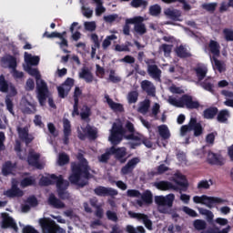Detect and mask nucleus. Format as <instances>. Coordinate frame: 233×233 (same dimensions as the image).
Masks as SVG:
<instances>
[{
  "instance_id": "4c0bfd02",
  "label": "nucleus",
  "mask_w": 233,
  "mask_h": 233,
  "mask_svg": "<svg viewBox=\"0 0 233 233\" xmlns=\"http://www.w3.org/2000/svg\"><path fill=\"white\" fill-rule=\"evenodd\" d=\"M130 6L132 8H147L148 6V1L147 0H131Z\"/></svg>"
},
{
  "instance_id": "8fccbe9b",
  "label": "nucleus",
  "mask_w": 233,
  "mask_h": 233,
  "mask_svg": "<svg viewBox=\"0 0 233 233\" xmlns=\"http://www.w3.org/2000/svg\"><path fill=\"white\" fill-rule=\"evenodd\" d=\"M126 230L127 233H145V228H143V226H138L136 228H134V226L131 225H127L126 228Z\"/></svg>"
},
{
  "instance_id": "0eeeda50",
  "label": "nucleus",
  "mask_w": 233,
  "mask_h": 233,
  "mask_svg": "<svg viewBox=\"0 0 233 233\" xmlns=\"http://www.w3.org/2000/svg\"><path fill=\"white\" fill-rule=\"evenodd\" d=\"M91 139L92 141L97 139V129L87 124L86 127H82V132L78 131V138L81 141H85V139Z\"/></svg>"
},
{
  "instance_id": "6ab92c4d",
  "label": "nucleus",
  "mask_w": 233,
  "mask_h": 233,
  "mask_svg": "<svg viewBox=\"0 0 233 233\" xmlns=\"http://www.w3.org/2000/svg\"><path fill=\"white\" fill-rule=\"evenodd\" d=\"M147 74L152 79L155 81H157L158 83H161V69L157 66V65H148L147 66Z\"/></svg>"
},
{
  "instance_id": "c85d7f7f",
  "label": "nucleus",
  "mask_w": 233,
  "mask_h": 233,
  "mask_svg": "<svg viewBox=\"0 0 233 233\" xmlns=\"http://www.w3.org/2000/svg\"><path fill=\"white\" fill-rule=\"evenodd\" d=\"M14 168H15V164H13L12 161L8 160L5 162V164L2 167L3 176H10L12 172H14Z\"/></svg>"
},
{
  "instance_id": "052dcab7",
  "label": "nucleus",
  "mask_w": 233,
  "mask_h": 233,
  "mask_svg": "<svg viewBox=\"0 0 233 233\" xmlns=\"http://www.w3.org/2000/svg\"><path fill=\"white\" fill-rule=\"evenodd\" d=\"M174 199H176L174 194H169L167 197H164V207H172V205H174Z\"/></svg>"
},
{
  "instance_id": "49530a36",
  "label": "nucleus",
  "mask_w": 233,
  "mask_h": 233,
  "mask_svg": "<svg viewBox=\"0 0 233 233\" xmlns=\"http://www.w3.org/2000/svg\"><path fill=\"white\" fill-rule=\"evenodd\" d=\"M198 210L201 216H206L208 221H212L214 219V213L212 211L203 208H198Z\"/></svg>"
},
{
  "instance_id": "c9c22d12",
  "label": "nucleus",
  "mask_w": 233,
  "mask_h": 233,
  "mask_svg": "<svg viewBox=\"0 0 233 233\" xmlns=\"http://www.w3.org/2000/svg\"><path fill=\"white\" fill-rule=\"evenodd\" d=\"M90 116H92V111L90 110V107H88L87 106H84L80 113V117L82 121H86V123H90Z\"/></svg>"
},
{
  "instance_id": "3c124183",
  "label": "nucleus",
  "mask_w": 233,
  "mask_h": 233,
  "mask_svg": "<svg viewBox=\"0 0 233 233\" xmlns=\"http://www.w3.org/2000/svg\"><path fill=\"white\" fill-rule=\"evenodd\" d=\"M111 132L116 133V134H127V129H125V127H123V125L114 123Z\"/></svg>"
},
{
  "instance_id": "f704fd0d",
  "label": "nucleus",
  "mask_w": 233,
  "mask_h": 233,
  "mask_svg": "<svg viewBox=\"0 0 233 233\" xmlns=\"http://www.w3.org/2000/svg\"><path fill=\"white\" fill-rule=\"evenodd\" d=\"M230 117V113L227 109H222L217 114L218 123H227Z\"/></svg>"
},
{
  "instance_id": "a18cd8bd",
  "label": "nucleus",
  "mask_w": 233,
  "mask_h": 233,
  "mask_svg": "<svg viewBox=\"0 0 233 233\" xmlns=\"http://www.w3.org/2000/svg\"><path fill=\"white\" fill-rule=\"evenodd\" d=\"M149 15L153 17H157L161 15V5L156 4L149 7Z\"/></svg>"
},
{
  "instance_id": "864d4df0",
  "label": "nucleus",
  "mask_w": 233,
  "mask_h": 233,
  "mask_svg": "<svg viewBox=\"0 0 233 233\" xmlns=\"http://www.w3.org/2000/svg\"><path fill=\"white\" fill-rule=\"evenodd\" d=\"M41 183L44 187H49V185H56L57 186V180L52 178V175H50L49 177H46L41 178Z\"/></svg>"
},
{
  "instance_id": "4468645a",
  "label": "nucleus",
  "mask_w": 233,
  "mask_h": 233,
  "mask_svg": "<svg viewBox=\"0 0 233 233\" xmlns=\"http://www.w3.org/2000/svg\"><path fill=\"white\" fill-rule=\"evenodd\" d=\"M2 219V228H13L15 232H17V230H19V228H17V224L8 213H3Z\"/></svg>"
},
{
  "instance_id": "dca6fc26",
  "label": "nucleus",
  "mask_w": 233,
  "mask_h": 233,
  "mask_svg": "<svg viewBox=\"0 0 233 233\" xmlns=\"http://www.w3.org/2000/svg\"><path fill=\"white\" fill-rule=\"evenodd\" d=\"M124 137L128 141H135L129 143L130 148H137V147H141V145H143V136L139 133L137 135H135V133H130L129 135L124 136Z\"/></svg>"
},
{
  "instance_id": "de8ad7c7",
  "label": "nucleus",
  "mask_w": 233,
  "mask_h": 233,
  "mask_svg": "<svg viewBox=\"0 0 233 233\" xmlns=\"http://www.w3.org/2000/svg\"><path fill=\"white\" fill-rule=\"evenodd\" d=\"M93 2L96 4V15L99 16L106 12V9L103 6V2L101 0H93Z\"/></svg>"
},
{
  "instance_id": "338daca9",
  "label": "nucleus",
  "mask_w": 233,
  "mask_h": 233,
  "mask_svg": "<svg viewBox=\"0 0 233 233\" xmlns=\"http://www.w3.org/2000/svg\"><path fill=\"white\" fill-rule=\"evenodd\" d=\"M140 221H143L146 228H147V230H152V220H150V218H148L147 215H145L142 217V218L140 219Z\"/></svg>"
},
{
  "instance_id": "72a5a7b5",
  "label": "nucleus",
  "mask_w": 233,
  "mask_h": 233,
  "mask_svg": "<svg viewBox=\"0 0 233 233\" xmlns=\"http://www.w3.org/2000/svg\"><path fill=\"white\" fill-rule=\"evenodd\" d=\"M158 134L162 139H170V130L167 125L158 126Z\"/></svg>"
},
{
  "instance_id": "a211bd4d",
  "label": "nucleus",
  "mask_w": 233,
  "mask_h": 233,
  "mask_svg": "<svg viewBox=\"0 0 233 233\" xmlns=\"http://www.w3.org/2000/svg\"><path fill=\"white\" fill-rule=\"evenodd\" d=\"M140 86L143 92H146L147 96L150 97H156V86H154V83L149 80H143L140 83Z\"/></svg>"
},
{
  "instance_id": "0e129e2a",
  "label": "nucleus",
  "mask_w": 233,
  "mask_h": 233,
  "mask_svg": "<svg viewBox=\"0 0 233 233\" xmlns=\"http://www.w3.org/2000/svg\"><path fill=\"white\" fill-rule=\"evenodd\" d=\"M216 136H218V132H211L206 136V143L208 145H214V142L216 141Z\"/></svg>"
},
{
  "instance_id": "79ce46f5",
  "label": "nucleus",
  "mask_w": 233,
  "mask_h": 233,
  "mask_svg": "<svg viewBox=\"0 0 233 233\" xmlns=\"http://www.w3.org/2000/svg\"><path fill=\"white\" fill-rule=\"evenodd\" d=\"M112 156V149L111 147L107 148L104 154L98 157V161L100 163H108L110 160V157Z\"/></svg>"
},
{
  "instance_id": "f8f14e48",
  "label": "nucleus",
  "mask_w": 233,
  "mask_h": 233,
  "mask_svg": "<svg viewBox=\"0 0 233 233\" xmlns=\"http://www.w3.org/2000/svg\"><path fill=\"white\" fill-rule=\"evenodd\" d=\"M138 163H141V159L137 157H135L127 161V163L121 168V174L127 176L134 172V168L137 167Z\"/></svg>"
},
{
  "instance_id": "7c9ffc66",
  "label": "nucleus",
  "mask_w": 233,
  "mask_h": 233,
  "mask_svg": "<svg viewBox=\"0 0 233 233\" xmlns=\"http://www.w3.org/2000/svg\"><path fill=\"white\" fill-rule=\"evenodd\" d=\"M125 134L123 133H114L111 132L110 136H109V141L114 145H119V143H121V141H123V137H125Z\"/></svg>"
},
{
  "instance_id": "bb28decb",
  "label": "nucleus",
  "mask_w": 233,
  "mask_h": 233,
  "mask_svg": "<svg viewBox=\"0 0 233 233\" xmlns=\"http://www.w3.org/2000/svg\"><path fill=\"white\" fill-rule=\"evenodd\" d=\"M219 109L216 106H210L203 111L204 119H214L218 116Z\"/></svg>"
},
{
  "instance_id": "a878e982",
  "label": "nucleus",
  "mask_w": 233,
  "mask_h": 233,
  "mask_svg": "<svg viewBox=\"0 0 233 233\" xmlns=\"http://www.w3.org/2000/svg\"><path fill=\"white\" fill-rule=\"evenodd\" d=\"M80 79H84L86 83H93L94 75L90 72V69L87 67H83L81 72L79 73Z\"/></svg>"
},
{
  "instance_id": "4d7b16f0",
  "label": "nucleus",
  "mask_w": 233,
  "mask_h": 233,
  "mask_svg": "<svg viewBox=\"0 0 233 233\" xmlns=\"http://www.w3.org/2000/svg\"><path fill=\"white\" fill-rule=\"evenodd\" d=\"M139 97V93L137 91H131L127 95L128 103L131 105L134 103H137V98Z\"/></svg>"
},
{
  "instance_id": "f257e3e1",
  "label": "nucleus",
  "mask_w": 233,
  "mask_h": 233,
  "mask_svg": "<svg viewBox=\"0 0 233 233\" xmlns=\"http://www.w3.org/2000/svg\"><path fill=\"white\" fill-rule=\"evenodd\" d=\"M76 159L78 162H71V174L68 179L71 185L84 188L88 185V181L81 179H92L93 176L90 174V166L88 160L85 158V155L78 153Z\"/></svg>"
},
{
  "instance_id": "6e6d98bb",
  "label": "nucleus",
  "mask_w": 233,
  "mask_h": 233,
  "mask_svg": "<svg viewBox=\"0 0 233 233\" xmlns=\"http://www.w3.org/2000/svg\"><path fill=\"white\" fill-rule=\"evenodd\" d=\"M193 225L197 230H205L207 228V222L205 220L196 219Z\"/></svg>"
},
{
  "instance_id": "774afa93",
  "label": "nucleus",
  "mask_w": 233,
  "mask_h": 233,
  "mask_svg": "<svg viewBox=\"0 0 233 233\" xmlns=\"http://www.w3.org/2000/svg\"><path fill=\"white\" fill-rule=\"evenodd\" d=\"M218 6V3L203 4L202 8L207 12H214Z\"/></svg>"
},
{
  "instance_id": "e2e57ef3",
  "label": "nucleus",
  "mask_w": 233,
  "mask_h": 233,
  "mask_svg": "<svg viewBox=\"0 0 233 233\" xmlns=\"http://www.w3.org/2000/svg\"><path fill=\"white\" fill-rule=\"evenodd\" d=\"M10 97H12V95H7L5 96V106L10 114H14V102L10 99Z\"/></svg>"
},
{
  "instance_id": "4be33fe9",
  "label": "nucleus",
  "mask_w": 233,
  "mask_h": 233,
  "mask_svg": "<svg viewBox=\"0 0 233 233\" xmlns=\"http://www.w3.org/2000/svg\"><path fill=\"white\" fill-rule=\"evenodd\" d=\"M190 127L191 130L194 131L195 137H199V136L203 134V126H201V123L198 122L197 117L190 118Z\"/></svg>"
},
{
  "instance_id": "e433bc0d",
  "label": "nucleus",
  "mask_w": 233,
  "mask_h": 233,
  "mask_svg": "<svg viewBox=\"0 0 233 233\" xmlns=\"http://www.w3.org/2000/svg\"><path fill=\"white\" fill-rule=\"evenodd\" d=\"M211 63H213V66L217 68V70L221 74V72H225V63L218 59V56H211Z\"/></svg>"
},
{
  "instance_id": "603ef678",
  "label": "nucleus",
  "mask_w": 233,
  "mask_h": 233,
  "mask_svg": "<svg viewBox=\"0 0 233 233\" xmlns=\"http://www.w3.org/2000/svg\"><path fill=\"white\" fill-rule=\"evenodd\" d=\"M63 132L64 134H71L72 135V124H70V120L68 118L63 119Z\"/></svg>"
},
{
  "instance_id": "ddd939ff",
  "label": "nucleus",
  "mask_w": 233,
  "mask_h": 233,
  "mask_svg": "<svg viewBox=\"0 0 233 233\" xmlns=\"http://www.w3.org/2000/svg\"><path fill=\"white\" fill-rule=\"evenodd\" d=\"M56 223L52 218L40 219V226L43 233H56Z\"/></svg>"
},
{
  "instance_id": "69168bd1",
  "label": "nucleus",
  "mask_w": 233,
  "mask_h": 233,
  "mask_svg": "<svg viewBox=\"0 0 233 233\" xmlns=\"http://www.w3.org/2000/svg\"><path fill=\"white\" fill-rule=\"evenodd\" d=\"M108 79L111 83H121V77L116 76V70L114 69L110 70Z\"/></svg>"
},
{
  "instance_id": "f03ea898",
  "label": "nucleus",
  "mask_w": 233,
  "mask_h": 233,
  "mask_svg": "<svg viewBox=\"0 0 233 233\" xmlns=\"http://www.w3.org/2000/svg\"><path fill=\"white\" fill-rule=\"evenodd\" d=\"M25 72H27L29 76L35 77L37 97L39 104L41 105V106H43V105L46 103V99L48 98V86L46 85V82H45V80L41 79V74L39 73V70H37V68H33L32 66H27V67L25 68Z\"/></svg>"
},
{
  "instance_id": "c03bdc74",
  "label": "nucleus",
  "mask_w": 233,
  "mask_h": 233,
  "mask_svg": "<svg viewBox=\"0 0 233 233\" xmlns=\"http://www.w3.org/2000/svg\"><path fill=\"white\" fill-rule=\"evenodd\" d=\"M32 185H35V179L32 177H25L21 180L20 186L22 188H26V187H32Z\"/></svg>"
},
{
  "instance_id": "5701e85b",
  "label": "nucleus",
  "mask_w": 233,
  "mask_h": 233,
  "mask_svg": "<svg viewBox=\"0 0 233 233\" xmlns=\"http://www.w3.org/2000/svg\"><path fill=\"white\" fill-rule=\"evenodd\" d=\"M47 202L50 207H53V208H65L66 207L65 203L61 201V199L56 198V195L54 193H51L49 195Z\"/></svg>"
},
{
  "instance_id": "37998d69",
  "label": "nucleus",
  "mask_w": 233,
  "mask_h": 233,
  "mask_svg": "<svg viewBox=\"0 0 233 233\" xmlns=\"http://www.w3.org/2000/svg\"><path fill=\"white\" fill-rule=\"evenodd\" d=\"M159 52H164L165 57H170V54H172V45L162 44L159 46Z\"/></svg>"
},
{
  "instance_id": "6e6552de",
  "label": "nucleus",
  "mask_w": 233,
  "mask_h": 233,
  "mask_svg": "<svg viewBox=\"0 0 233 233\" xmlns=\"http://www.w3.org/2000/svg\"><path fill=\"white\" fill-rule=\"evenodd\" d=\"M111 154L114 156L115 159L118 161L121 165H125L128 160L127 147H115L114 146L111 147Z\"/></svg>"
},
{
  "instance_id": "f3484780",
  "label": "nucleus",
  "mask_w": 233,
  "mask_h": 233,
  "mask_svg": "<svg viewBox=\"0 0 233 233\" xmlns=\"http://www.w3.org/2000/svg\"><path fill=\"white\" fill-rule=\"evenodd\" d=\"M207 163H208V165H216L217 167H223V165H225L221 155L212 151L208 152Z\"/></svg>"
},
{
  "instance_id": "b1692460",
  "label": "nucleus",
  "mask_w": 233,
  "mask_h": 233,
  "mask_svg": "<svg viewBox=\"0 0 233 233\" xmlns=\"http://www.w3.org/2000/svg\"><path fill=\"white\" fill-rule=\"evenodd\" d=\"M209 52L212 54L211 57H219L221 55V46L216 40H210L208 44Z\"/></svg>"
},
{
  "instance_id": "473e14b6",
  "label": "nucleus",
  "mask_w": 233,
  "mask_h": 233,
  "mask_svg": "<svg viewBox=\"0 0 233 233\" xmlns=\"http://www.w3.org/2000/svg\"><path fill=\"white\" fill-rule=\"evenodd\" d=\"M154 187H156L157 190H162V191L170 190V188L172 187V182L162 180L159 182H155Z\"/></svg>"
},
{
  "instance_id": "2eb2a0df",
  "label": "nucleus",
  "mask_w": 233,
  "mask_h": 233,
  "mask_svg": "<svg viewBox=\"0 0 233 233\" xmlns=\"http://www.w3.org/2000/svg\"><path fill=\"white\" fill-rule=\"evenodd\" d=\"M145 17L143 16H135L133 18H127L126 20V26H128V25H134L135 30H147V27L145 26Z\"/></svg>"
},
{
  "instance_id": "13d9d810",
  "label": "nucleus",
  "mask_w": 233,
  "mask_h": 233,
  "mask_svg": "<svg viewBox=\"0 0 233 233\" xmlns=\"http://www.w3.org/2000/svg\"><path fill=\"white\" fill-rule=\"evenodd\" d=\"M106 216L109 221H113V223H117L119 221V218H117V213L112 210H107L106 212Z\"/></svg>"
},
{
  "instance_id": "a19ab883",
  "label": "nucleus",
  "mask_w": 233,
  "mask_h": 233,
  "mask_svg": "<svg viewBox=\"0 0 233 233\" xmlns=\"http://www.w3.org/2000/svg\"><path fill=\"white\" fill-rule=\"evenodd\" d=\"M9 88H10V86L8 85V81H6L4 75H1L0 76V92H3V94H6Z\"/></svg>"
},
{
  "instance_id": "393cba45",
  "label": "nucleus",
  "mask_w": 233,
  "mask_h": 233,
  "mask_svg": "<svg viewBox=\"0 0 233 233\" xmlns=\"http://www.w3.org/2000/svg\"><path fill=\"white\" fill-rule=\"evenodd\" d=\"M23 190H21L16 184H13L12 187L5 192L7 198H23Z\"/></svg>"
},
{
  "instance_id": "cd10ccee",
  "label": "nucleus",
  "mask_w": 233,
  "mask_h": 233,
  "mask_svg": "<svg viewBox=\"0 0 233 233\" xmlns=\"http://www.w3.org/2000/svg\"><path fill=\"white\" fill-rule=\"evenodd\" d=\"M106 103H107L108 106L110 107L111 110H114V112H124L125 111V108L123 107V106L119 103L114 102V100L112 98H110V96H106Z\"/></svg>"
},
{
  "instance_id": "5fc2aeb1",
  "label": "nucleus",
  "mask_w": 233,
  "mask_h": 233,
  "mask_svg": "<svg viewBox=\"0 0 233 233\" xmlns=\"http://www.w3.org/2000/svg\"><path fill=\"white\" fill-rule=\"evenodd\" d=\"M148 108H150V100H144L138 107V112H140V114H147Z\"/></svg>"
},
{
  "instance_id": "9d476101",
  "label": "nucleus",
  "mask_w": 233,
  "mask_h": 233,
  "mask_svg": "<svg viewBox=\"0 0 233 233\" xmlns=\"http://www.w3.org/2000/svg\"><path fill=\"white\" fill-rule=\"evenodd\" d=\"M72 86H74V78H66V81L57 87L58 96L61 97V99H65V97L70 94Z\"/></svg>"
},
{
  "instance_id": "bf43d9fd",
  "label": "nucleus",
  "mask_w": 233,
  "mask_h": 233,
  "mask_svg": "<svg viewBox=\"0 0 233 233\" xmlns=\"http://www.w3.org/2000/svg\"><path fill=\"white\" fill-rule=\"evenodd\" d=\"M200 86L204 90H207L208 92H210L211 94H214V84L204 80L203 82L200 83Z\"/></svg>"
},
{
  "instance_id": "9b49d317",
  "label": "nucleus",
  "mask_w": 233,
  "mask_h": 233,
  "mask_svg": "<svg viewBox=\"0 0 233 233\" xmlns=\"http://www.w3.org/2000/svg\"><path fill=\"white\" fill-rule=\"evenodd\" d=\"M39 159H41V154L35 153V150L34 148H30L27 156V163L30 167H35V168H38L41 170L43 168V166L41 163H39Z\"/></svg>"
},
{
  "instance_id": "58836bf2",
  "label": "nucleus",
  "mask_w": 233,
  "mask_h": 233,
  "mask_svg": "<svg viewBox=\"0 0 233 233\" xmlns=\"http://www.w3.org/2000/svg\"><path fill=\"white\" fill-rule=\"evenodd\" d=\"M141 196V199L142 201L146 204V205H152L153 203V196H152V192L150 190H147L145 191Z\"/></svg>"
},
{
  "instance_id": "1a4fd4ad",
  "label": "nucleus",
  "mask_w": 233,
  "mask_h": 233,
  "mask_svg": "<svg viewBox=\"0 0 233 233\" xmlns=\"http://www.w3.org/2000/svg\"><path fill=\"white\" fill-rule=\"evenodd\" d=\"M94 194L99 198H116L119 192L113 187H106L104 186H97L94 189Z\"/></svg>"
},
{
  "instance_id": "aec40b11",
  "label": "nucleus",
  "mask_w": 233,
  "mask_h": 233,
  "mask_svg": "<svg viewBox=\"0 0 233 233\" xmlns=\"http://www.w3.org/2000/svg\"><path fill=\"white\" fill-rule=\"evenodd\" d=\"M164 15L167 17V19H171L172 21H181L182 13L178 9L173 7H167L164 9Z\"/></svg>"
},
{
  "instance_id": "2f4dec72",
  "label": "nucleus",
  "mask_w": 233,
  "mask_h": 233,
  "mask_svg": "<svg viewBox=\"0 0 233 233\" xmlns=\"http://www.w3.org/2000/svg\"><path fill=\"white\" fill-rule=\"evenodd\" d=\"M194 71L196 72L198 81H203L205 77H207V73L208 72L206 66H201L195 67Z\"/></svg>"
},
{
  "instance_id": "20e7f679",
  "label": "nucleus",
  "mask_w": 233,
  "mask_h": 233,
  "mask_svg": "<svg viewBox=\"0 0 233 233\" xmlns=\"http://www.w3.org/2000/svg\"><path fill=\"white\" fill-rule=\"evenodd\" d=\"M51 179H56V192L60 199L68 200L70 199V193L67 191L68 187H70V182L63 178V175L58 177L56 174L51 175Z\"/></svg>"
},
{
  "instance_id": "c756f323",
  "label": "nucleus",
  "mask_w": 233,
  "mask_h": 233,
  "mask_svg": "<svg viewBox=\"0 0 233 233\" xmlns=\"http://www.w3.org/2000/svg\"><path fill=\"white\" fill-rule=\"evenodd\" d=\"M2 63H7L9 68L15 70L17 68V59L14 56L2 57Z\"/></svg>"
},
{
  "instance_id": "680f3d73",
  "label": "nucleus",
  "mask_w": 233,
  "mask_h": 233,
  "mask_svg": "<svg viewBox=\"0 0 233 233\" xmlns=\"http://www.w3.org/2000/svg\"><path fill=\"white\" fill-rule=\"evenodd\" d=\"M114 39H116V35H111L107 36L102 43V47L104 50H106L110 45H112L111 41H114Z\"/></svg>"
},
{
  "instance_id": "ea45409f",
  "label": "nucleus",
  "mask_w": 233,
  "mask_h": 233,
  "mask_svg": "<svg viewBox=\"0 0 233 233\" xmlns=\"http://www.w3.org/2000/svg\"><path fill=\"white\" fill-rule=\"evenodd\" d=\"M176 54L177 57H180L182 59H185L186 57H190V53H188L187 51V48H185V46H179L178 47H177Z\"/></svg>"
},
{
  "instance_id": "412c9836",
  "label": "nucleus",
  "mask_w": 233,
  "mask_h": 233,
  "mask_svg": "<svg viewBox=\"0 0 233 233\" xmlns=\"http://www.w3.org/2000/svg\"><path fill=\"white\" fill-rule=\"evenodd\" d=\"M17 132L20 139L25 141V145H30L35 139L34 136L28 133L27 127H18Z\"/></svg>"
},
{
  "instance_id": "7ed1b4c3",
  "label": "nucleus",
  "mask_w": 233,
  "mask_h": 233,
  "mask_svg": "<svg viewBox=\"0 0 233 233\" xmlns=\"http://www.w3.org/2000/svg\"><path fill=\"white\" fill-rule=\"evenodd\" d=\"M167 103L172 105V106H176L177 108H187L188 110H194L196 108H199L200 104L198 101H194L192 96L187 94L183 95L179 100L177 98L169 96L167 99Z\"/></svg>"
},
{
  "instance_id": "39448f33",
  "label": "nucleus",
  "mask_w": 233,
  "mask_h": 233,
  "mask_svg": "<svg viewBox=\"0 0 233 233\" xmlns=\"http://www.w3.org/2000/svg\"><path fill=\"white\" fill-rule=\"evenodd\" d=\"M194 203L205 205L208 208H214L215 205H221V203H228V200L218 197H208L207 195L193 197Z\"/></svg>"
},
{
  "instance_id": "423d86ee",
  "label": "nucleus",
  "mask_w": 233,
  "mask_h": 233,
  "mask_svg": "<svg viewBox=\"0 0 233 233\" xmlns=\"http://www.w3.org/2000/svg\"><path fill=\"white\" fill-rule=\"evenodd\" d=\"M173 181L177 186H174V184L171 183L170 190H175L176 192L180 193L188 190V180H187L185 175H182L181 173L176 174Z\"/></svg>"
},
{
  "instance_id": "09e8293b",
  "label": "nucleus",
  "mask_w": 233,
  "mask_h": 233,
  "mask_svg": "<svg viewBox=\"0 0 233 233\" xmlns=\"http://www.w3.org/2000/svg\"><path fill=\"white\" fill-rule=\"evenodd\" d=\"M68 163H70V157H68V155L66 153L59 154L58 165L60 167H65V165H68Z\"/></svg>"
}]
</instances>
